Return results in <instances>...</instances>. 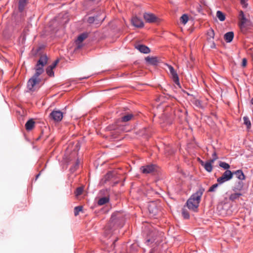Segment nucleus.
<instances>
[{"label": "nucleus", "mask_w": 253, "mask_h": 253, "mask_svg": "<svg viewBox=\"0 0 253 253\" xmlns=\"http://www.w3.org/2000/svg\"><path fill=\"white\" fill-rule=\"evenodd\" d=\"M52 69L51 68H49L48 67H47L46 69V74L49 76V77H53L54 76V72L53 71Z\"/></svg>", "instance_id": "nucleus-37"}, {"label": "nucleus", "mask_w": 253, "mask_h": 253, "mask_svg": "<svg viewBox=\"0 0 253 253\" xmlns=\"http://www.w3.org/2000/svg\"><path fill=\"white\" fill-rule=\"evenodd\" d=\"M131 24L133 26L137 28H142L144 26V23L142 20L136 16H134L132 18Z\"/></svg>", "instance_id": "nucleus-12"}, {"label": "nucleus", "mask_w": 253, "mask_h": 253, "mask_svg": "<svg viewBox=\"0 0 253 253\" xmlns=\"http://www.w3.org/2000/svg\"><path fill=\"white\" fill-rule=\"evenodd\" d=\"M88 34L86 32H84L79 35L76 42L77 43L82 42L84 40L88 37Z\"/></svg>", "instance_id": "nucleus-21"}, {"label": "nucleus", "mask_w": 253, "mask_h": 253, "mask_svg": "<svg viewBox=\"0 0 253 253\" xmlns=\"http://www.w3.org/2000/svg\"><path fill=\"white\" fill-rule=\"evenodd\" d=\"M135 48L140 52L147 54L150 52V49L147 46L143 44H137L135 45Z\"/></svg>", "instance_id": "nucleus-15"}, {"label": "nucleus", "mask_w": 253, "mask_h": 253, "mask_svg": "<svg viewBox=\"0 0 253 253\" xmlns=\"http://www.w3.org/2000/svg\"><path fill=\"white\" fill-rule=\"evenodd\" d=\"M143 232H144V233L147 232L146 234L147 236H148V237H149V238H148L147 240V242H153L154 241L153 237H154V228L149 226H147V227H145V228L143 230Z\"/></svg>", "instance_id": "nucleus-9"}, {"label": "nucleus", "mask_w": 253, "mask_h": 253, "mask_svg": "<svg viewBox=\"0 0 253 253\" xmlns=\"http://www.w3.org/2000/svg\"><path fill=\"white\" fill-rule=\"evenodd\" d=\"M200 163L201 165L204 167L205 169L208 172H210L212 171L213 168L212 164L213 163H211V160H209V161L206 163H204L203 161H201Z\"/></svg>", "instance_id": "nucleus-16"}, {"label": "nucleus", "mask_w": 253, "mask_h": 253, "mask_svg": "<svg viewBox=\"0 0 253 253\" xmlns=\"http://www.w3.org/2000/svg\"><path fill=\"white\" fill-rule=\"evenodd\" d=\"M219 184H219V183H215V184L212 185L211 187H210L208 192H214L215 191V189L218 187Z\"/></svg>", "instance_id": "nucleus-36"}, {"label": "nucleus", "mask_w": 253, "mask_h": 253, "mask_svg": "<svg viewBox=\"0 0 253 253\" xmlns=\"http://www.w3.org/2000/svg\"><path fill=\"white\" fill-rule=\"evenodd\" d=\"M169 70L170 73L172 76V78L173 81L179 87H181L180 83L179 81L178 76L176 72L175 71V70H174L173 67H172L171 66H169Z\"/></svg>", "instance_id": "nucleus-10"}, {"label": "nucleus", "mask_w": 253, "mask_h": 253, "mask_svg": "<svg viewBox=\"0 0 253 253\" xmlns=\"http://www.w3.org/2000/svg\"><path fill=\"white\" fill-rule=\"evenodd\" d=\"M158 167L154 164H149L141 167L140 170L144 174H153L157 171Z\"/></svg>", "instance_id": "nucleus-6"}, {"label": "nucleus", "mask_w": 253, "mask_h": 253, "mask_svg": "<svg viewBox=\"0 0 253 253\" xmlns=\"http://www.w3.org/2000/svg\"><path fill=\"white\" fill-rule=\"evenodd\" d=\"M28 0H19L18 3V10L20 12H22L28 3Z\"/></svg>", "instance_id": "nucleus-23"}, {"label": "nucleus", "mask_w": 253, "mask_h": 253, "mask_svg": "<svg viewBox=\"0 0 253 253\" xmlns=\"http://www.w3.org/2000/svg\"><path fill=\"white\" fill-rule=\"evenodd\" d=\"M233 172L230 170H226L223 172L221 177L217 178V181L219 184H222L225 182L231 180L233 178Z\"/></svg>", "instance_id": "nucleus-7"}, {"label": "nucleus", "mask_w": 253, "mask_h": 253, "mask_svg": "<svg viewBox=\"0 0 253 253\" xmlns=\"http://www.w3.org/2000/svg\"><path fill=\"white\" fill-rule=\"evenodd\" d=\"M187 114V112L186 111H182L181 110H178L175 113V115L179 119L181 122L186 120Z\"/></svg>", "instance_id": "nucleus-14"}, {"label": "nucleus", "mask_w": 253, "mask_h": 253, "mask_svg": "<svg viewBox=\"0 0 253 253\" xmlns=\"http://www.w3.org/2000/svg\"><path fill=\"white\" fill-rule=\"evenodd\" d=\"M133 117V115L132 114H127L122 117L119 121L121 122H127L130 121Z\"/></svg>", "instance_id": "nucleus-25"}, {"label": "nucleus", "mask_w": 253, "mask_h": 253, "mask_svg": "<svg viewBox=\"0 0 253 253\" xmlns=\"http://www.w3.org/2000/svg\"><path fill=\"white\" fill-rule=\"evenodd\" d=\"M148 210L150 213L153 215H156L159 211V209L154 202H151L148 205Z\"/></svg>", "instance_id": "nucleus-11"}, {"label": "nucleus", "mask_w": 253, "mask_h": 253, "mask_svg": "<svg viewBox=\"0 0 253 253\" xmlns=\"http://www.w3.org/2000/svg\"><path fill=\"white\" fill-rule=\"evenodd\" d=\"M113 176V174L112 173L109 172H108L105 176V180H109Z\"/></svg>", "instance_id": "nucleus-40"}, {"label": "nucleus", "mask_w": 253, "mask_h": 253, "mask_svg": "<svg viewBox=\"0 0 253 253\" xmlns=\"http://www.w3.org/2000/svg\"><path fill=\"white\" fill-rule=\"evenodd\" d=\"M83 190H84V189L83 187H78L75 191V194L76 196L78 197V196L81 195L83 193Z\"/></svg>", "instance_id": "nucleus-35"}, {"label": "nucleus", "mask_w": 253, "mask_h": 253, "mask_svg": "<svg viewBox=\"0 0 253 253\" xmlns=\"http://www.w3.org/2000/svg\"><path fill=\"white\" fill-rule=\"evenodd\" d=\"M216 16L220 21H223L225 19V14L221 11H217L216 12Z\"/></svg>", "instance_id": "nucleus-28"}, {"label": "nucleus", "mask_w": 253, "mask_h": 253, "mask_svg": "<svg viewBox=\"0 0 253 253\" xmlns=\"http://www.w3.org/2000/svg\"><path fill=\"white\" fill-rule=\"evenodd\" d=\"M63 117V113L56 109H54L48 116L49 120L54 123H59L61 122Z\"/></svg>", "instance_id": "nucleus-5"}, {"label": "nucleus", "mask_w": 253, "mask_h": 253, "mask_svg": "<svg viewBox=\"0 0 253 253\" xmlns=\"http://www.w3.org/2000/svg\"><path fill=\"white\" fill-rule=\"evenodd\" d=\"M145 61L146 62L151 65L153 66H156L159 63V60L157 57L154 56V57H149L148 56L145 58Z\"/></svg>", "instance_id": "nucleus-13"}, {"label": "nucleus", "mask_w": 253, "mask_h": 253, "mask_svg": "<svg viewBox=\"0 0 253 253\" xmlns=\"http://www.w3.org/2000/svg\"><path fill=\"white\" fill-rule=\"evenodd\" d=\"M47 60L48 58L46 54L40 56L34 68L35 73L27 82V88L29 90L34 91L35 86L39 84L41 82V79L39 78V76L43 73V67L47 64Z\"/></svg>", "instance_id": "nucleus-1"}, {"label": "nucleus", "mask_w": 253, "mask_h": 253, "mask_svg": "<svg viewBox=\"0 0 253 253\" xmlns=\"http://www.w3.org/2000/svg\"><path fill=\"white\" fill-rule=\"evenodd\" d=\"M218 157L217 156L216 153L215 152H214L212 154V159L210 160L211 161V163H214V162L218 159Z\"/></svg>", "instance_id": "nucleus-38"}, {"label": "nucleus", "mask_w": 253, "mask_h": 253, "mask_svg": "<svg viewBox=\"0 0 253 253\" xmlns=\"http://www.w3.org/2000/svg\"><path fill=\"white\" fill-rule=\"evenodd\" d=\"M207 39L208 40H210L211 39H213L214 37V32L213 30L211 28L210 29L207 31Z\"/></svg>", "instance_id": "nucleus-29"}, {"label": "nucleus", "mask_w": 253, "mask_h": 253, "mask_svg": "<svg viewBox=\"0 0 253 253\" xmlns=\"http://www.w3.org/2000/svg\"><path fill=\"white\" fill-rule=\"evenodd\" d=\"M211 48H215L216 47L215 43L214 42H212L211 45Z\"/></svg>", "instance_id": "nucleus-42"}, {"label": "nucleus", "mask_w": 253, "mask_h": 253, "mask_svg": "<svg viewBox=\"0 0 253 253\" xmlns=\"http://www.w3.org/2000/svg\"><path fill=\"white\" fill-rule=\"evenodd\" d=\"M244 123L247 126V128L249 129L251 127V123L249 119L247 116L243 117Z\"/></svg>", "instance_id": "nucleus-30"}, {"label": "nucleus", "mask_w": 253, "mask_h": 253, "mask_svg": "<svg viewBox=\"0 0 253 253\" xmlns=\"http://www.w3.org/2000/svg\"><path fill=\"white\" fill-rule=\"evenodd\" d=\"M195 104L197 105V106H198L200 104V101L199 100H196V103Z\"/></svg>", "instance_id": "nucleus-45"}, {"label": "nucleus", "mask_w": 253, "mask_h": 253, "mask_svg": "<svg viewBox=\"0 0 253 253\" xmlns=\"http://www.w3.org/2000/svg\"><path fill=\"white\" fill-rule=\"evenodd\" d=\"M83 207L82 206H77L74 208V215L76 216L79 215V212L83 211Z\"/></svg>", "instance_id": "nucleus-34"}, {"label": "nucleus", "mask_w": 253, "mask_h": 253, "mask_svg": "<svg viewBox=\"0 0 253 253\" xmlns=\"http://www.w3.org/2000/svg\"><path fill=\"white\" fill-rule=\"evenodd\" d=\"M244 187V183L242 181H239L236 183L235 186L233 187L232 190L234 192L241 191Z\"/></svg>", "instance_id": "nucleus-19"}, {"label": "nucleus", "mask_w": 253, "mask_h": 253, "mask_svg": "<svg viewBox=\"0 0 253 253\" xmlns=\"http://www.w3.org/2000/svg\"><path fill=\"white\" fill-rule=\"evenodd\" d=\"M105 16L102 11L95 16H90L87 19V22L89 24L95 23L96 25L101 24L104 20Z\"/></svg>", "instance_id": "nucleus-4"}, {"label": "nucleus", "mask_w": 253, "mask_h": 253, "mask_svg": "<svg viewBox=\"0 0 253 253\" xmlns=\"http://www.w3.org/2000/svg\"><path fill=\"white\" fill-rule=\"evenodd\" d=\"M35 122L33 119L29 120L25 124V128L27 131H30L35 127Z\"/></svg>", "instance_id": "nucleus-18"}, {"label": "nucleus", "mask_w": 253, "mask_h": 253, "mask_svg": "<svg viewBox=\"0 0 253 253\" xmlns=\"http://www.w3.org/2000/svg\"><path fill=\"white\" fill-rule=\"evenodd\" d=\"M58 62H59V59H56L54 61V62L51 65H50V66H49L48 67L49 68H51V69H53L54 68H55V67L56 66V65L58 63Z\"/></svg>", "instance_id": "nucleus-39"}, {"label": "nucleus", "mask_w": 253, "mask_h": 253, "mask_svg": "<svg viewBox=\"0 0 253 253\" xmlns=\"http://www.w3.org/2000/svg\"><path fill=\"white\" fill-rule=\"evenodd\" d=\"M246 0H241V2L242 3H244Z\"/></svg>", "instance_id": "nucleus-46"}, {"label": "nucleus", "mask_w": 253, "mask_h": 253, "mask_svg": "<svg viewBox=\"0 0 253 253\" xmlns=\"http://www.w3.org/2000/svg\"><path fill=\"white\" fill-rule=\"evenodd\" d=\"M234 35L233 32H227L224 35V39L227 42H230L233 39Z\"/></svg>", "instance_id": "nucleus-20"}, {"label": "nucleus", "mask_w": 253, "mask_h": 253, "mask_svg": "<svg viewBox=\"0 0 253 253\" xmlns=\"http://www.w3.org/2000/svg\"><path fill=\"white\" fill-rule=\"evenodd\" d=\"M89 77H83L82 78H81L80 80H82V79H87Z\"/></svg>", "instance_id": "nucleus-47"}, {"label": "nucleus", "mask_w": 253, "mask_h": 253, "mask_svg": "<svg viewBox=\"0 0 253 253\" xmlns=\"http://www.w3.org/2000/svg\"><path fill=\"white\" fill-rule=\"evenodd\" d=\"M239 19L241 20V25H244L247 21V19L243 11H240L239 13Z\"/></svg>", "instance_id": "nucleus-27"}, {"label": "nucleus", "mask_w": 253, "mask_h": 253, "mask_svg": "<svg viewBox=\"0 0 253 253\" xmlns=\"http://www.w3.org/2000/svg\"><path fill=\"white\" fill-rule=\"evenodd\" d=\"M40 174H41V172L39 173L38 174L36 175V178H35V181H36L37 180V179L40 176Z\"/></svg>", "instance_id": "nucleus-44"}, {"label": "nucleus", "mask_w": 253, "mask_h": 253, "mask_svg": "<svg viewBox=\"0 0 253 253\" xmlns=\"http://www.w3.org/2000/svg\"><path fill=\"white\" fill-rule=\"evenodd\" d=\"M109 200H110V198H109V196L103 197L100 198L98 200V201L97 202V204L99 206H102L106 203H108L109 202Z\"/></svg>", "instance_id": "nucleus-24"}, {"label": "nucleus", "mask_w": 253, "mask_h": 253, "mask_svg": "<svg viewBox=\"0 0 253 253\" xmlns=\"http://www.w3.org/2000/svg\"><path fill=\"white\" fill-rule=\"evenodd\" d=\"M219 166L220 167L224 169H225L226 170H229L228 169L230 167V165L228 163L224 162H220L219 164Z\"/></svg>", "instance_id": "nucleus-32"}, {"label": "nucleus", "mask_w": 253, "mask_h": 253, "mask_svg": "<svg viewBox=\"0 0 253 253\" xmlns=\"http://www.w3.org/2000/svg\"><path fill=\"white\" fill-rule=\"evenodd\" d=\"M182 215L184 219H188L190 217V215L188 211L185 208L182 210Z\"/></svg>", "instance_id": "nucleus-31"}, {"label": "nucleus", "mask_w": 253, "mask_h": 253, "mask_svg": "<svg viewBox=\"0 0 253 253\" xmlns=\"http://www.w3.org/2000/svg\"><path fill=\"white\" fill-rule=\"evenodd\" d=\"M125 222L124 214L120 211H116L112 213L108 225L105 227V234H112V230L116 228L123 226Z\"/></svg>", "instance_id": "nucleus-2"}, {"label": "nucleus", "mask_w": 253, "mask_h": 253, "mask_svg": "<svg viewBox=\"0 0 253 253\" xmlns=\"http://www.w3.org/2000/svg\"><path fill=\"white\" fill-rule=\"evenodd\" d=\"M80 164V161L79 159H77L76 162L70 168V171L71 173L74 172L79 168Z\"/></svg>", "instance_id": "nucleus-26"}, {"label": "nucleus", "mask_w": 253, "mask_h": 253, "mask_svg": "<svg viewBox=\"0 0 253 253\" xmlns=\"http://www.w3.org/2000/svg\"><path fill=\"white\" fill-rule=\"evenodd\" d=\"M251 103H252V104H253V98H252V100H251Z\"/></svg>", "instance_id": "nucleus-49"}, {"label": "nucleus", "mask_w": 253, "mask_h": 253, "mask_svg": "<svg viewBox=\"0 0 253 253\" xmlns=\"http://www.w3.org/2000/svg\"><path fill=\"white\" fill-rule=\"evenodd\" d=\"M118 240V238H116V239H115L113 241V242L112 243V246H113V248H115V243L116 242H117Z\"/></svg>", "instance_id": "nucleus-43"}, {"label": "nucleus", "mask_w": 253, "mask_h": 253, "mask_svg": "<svg viewBox=\"0 0 253 253\" xmlns=\"http://www.w3.org/2000/svg\"><path fill=\"white\" fill-rule=\"evenodd\" d=\"M205 191V188L200 186L198 190L193 194L186 202L188 208L194 211H197L202 196Z\"/></svg>", "instance_id": "nucleus-3"}, {"label": "nucleus", "mask_w": 253, "mask_h": 253, "mask_svg": "<svg viewBox=\"0 0 253 253\" xmlns=\"http://www.w3.org/2000/svg\"><path fill=\"white\" fill-rule=\"evenodd\" d=\"M247 63V60L246 58H244L242 59V65L243 67H245L246 66Z\"/></svg>", "instance_id": "nucleus-41"}, {"label": "nucleus", "mask_w": 253, "mask_h": 253, "mask_svg": "<svg viewBox=\"0 0 253 253\" xmlns=\"http://www.w3.org/2000/svg\"><path fill=\"white\" fill-rule=\"evenodd\" d=\"M173 153V151L172 150H171L170 152H169V154H171L172 153Z\"/></svg>", "instance_id": "nucleus-48"}, {"label": "nucleus", "mask_w": 253, "mask_h": 253, "mask_svg": "<svg viewBox=\"0 0 253 253\" xmlns=\"http://www.w3.org/2000/svg\"><path fill=\"white\" fill-rule=\"evenodd\" d=\"M143 18L147 23H152L158 22L159 19L155 14L151 13H144Z\"/></svg>", "instance_id": "nucleus-8"}, {"label": "nucleus", "mask_w": 253, "mask_h": 253, "mask_svg": "<svg viewBox=\"0 0 253 253\" xmlns=\"http://www.w3.org/2000/svg\"><path fill=\"white\" fill-rule=\"evenodd\" d=\"M242 196V194L240 192H235L234 193H232L230 195L229 197V199L230 201L233 202L239 198L240 196Z\"/></svg>", "instance_id": "nucleus-22"}, {"label": "nucleus", "mask_w": 253, "mask_h": 253, "mask_svg": "<svg viewBox=\"0 0 253 253\" xmlns=\"http://www.w3.org/2000/svg\"><path fill=\"white\" fill-rule=\"evenodd\" d=\"M233 175H235L236 177L239 179L240 181H242L245 180L246 178V176L244 174L242 170L238 169L237 170L234 171L233 172Z\"/></svg>", "instance_id": "nucleus-17"}, {"label": "nucleus", "mask_w": 253, "mask_h": 253, "mask_svg": "<svg viewBox=\"0 0 253 253\" xmlns=\"http://www.w3.org/2000/svg\"><path fill=\"white\" fill-rule=\"evenodd\" d=\"M188 16L187 14H184L182 15L180 17V22L183 24H185L188 21Z\"/></svg>", "instance_id": "nucleus-33"}]
</instances>
